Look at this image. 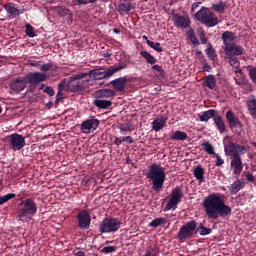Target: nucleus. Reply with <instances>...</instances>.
Masks as SVG:
<instances>
[{
	"instance_id": "obj_25",
	"label": "nucleus",
	"mask_w": 256,
	"mask_h": 256,
	"mask_svg": "<svg viewBox=\"0 0 256 256\" xmlns=\"http://www.w3.org/2000/svg\"><path fill=\"white\" fill-rule=\"evenodd\" d=\"M166 123H167V117L165 116H161L160 119L154 120L152 122L153 131H156V133H159V131H161V129L165 127Z\"/></svg>"
},
{
	"instance_id": "obj_26",
	"label": "nucleus",
	"mask_w": 256,
	"mask_h": 256,
	"mask_svg": "<svg viewBox=\"0 0 256 256\" xmlns=\"http://www.w3.org/2000/svg\"><path fill=\"white\" fill-rule=\"evenodd\" d=\"M217 113L218 112L215 109L204 111L201 114H199V120L202 122H207L209 121V119H215V117L217 116Z\"/></svg>"
},
{
	"instance_id": "obj_40",
	"label": "nucleus",
	"mask_w": 256,
	"mask_h": 256,
	"mask_svg": "<svg viewBox=\"0 0 256 256\" xmlns=\"http://www.w3.org/2000/svg\"><path fill=\"white\" fill-rule=\"evenodd\" d=\"M165 223H167V220L165 218L160 217V218H156V219L152 220L149 225H150V227L157 228L161 225H165Z\"/></svg>"
},
{
	"instance_id": "obj_5",
	"label": "nucleus",
	"mask_w": 256,
	"mask_h": 256,
	"mask_svg": "<svg viewBox=\"0 0 256 256\" xmlns=\"http://www.w3.org/2000/svg\"><path fill=\"white\" fill-rule=\"evenodd\" d=\"M195 18L203 25H206V27H215L216 25H219V18H217V16H215V13H213L211 10H209V8L206 7L200 9L195 14Z\"/></svg>"
},
{
	"instance_id": "obj_31",
	"label": "nucleus",
	"mask_w": 256,
	"mask_h": 256,
	"mask_svg": "<svg viewBox=\"0 0 256 256\" xmlns=\"http://www.w3.org/2000/svg\"><path fill=\"white\" fill-rule=\"evenodd\" d=\"M94 105L98 109H109L113 105V102L111 100L96 99L94 100Z\"/></svg>"
},
{
	"instance_id": "obj_20",
	"label": "nucleus",
	"mask_w": 256,
	"mask_h": 256,
	"mask_svg": "<svg viewBox=\"0 0 256 256\" xmlns=\"http://www.w3.org/2000/svg\"><path fill=\"white\" fill-rule=\"evenodd\" d=\"M226 55V59H228V63L230 66L233 67V69H239V67H241V62L239 61V56L243 55V54H235V51L233 52H229V54H225Z\"/></svg>"
},
{
	"instance_id": "obj_9",
	"label": "nucleus",
	"mask_w": 256,
	"mask_h": 256,
	"mask_svg": "<svg viewBox=\"0 0 256 256\" xmlns=\"http://www.w3.org/2000/svg\"><path fill=\"white\" fill-rule=\"evenodd\" d=\"M183 199V190L180 187H176L171 192V198L167 205L164 207L163 211H171V209H177V206L181 203Z\"/></svg>"
},
{
	"instance_id": "obj_21",
	"label": "nucleus",
	"mask_w": 256,
	"mask_h": 256,
	"mask_svg": "<svg viewBox=\"0 0 256 256\" xmlns=\"http://www.w3.org/2000/svg\"><path fill=\"white\" fill-rule=\"evenodd\" d=\"M87 77H90V79H95L96 81L105 79V68L90 70L89 73H87Z\"/></svg>"
},
{
	"instance_id": "obj_30",
	"label": "nucleus",
	"mask_w": 256,
	"mask_h": 256,
	"mask_svg": "<svg viewBox=\"0 0 256 256\" xmlns=\"http://www.w3.org/2000/svg\"><path fill=\"white\" fill-rule=\"evenodd\" d=\"M193 173L199 183H205V169L202 166H196Z\"/></svg>"
},
{
	"instance_id": "obj_11",
	"label": "nucleus",
	"mask_w": 256,
	"mask_h": 256,
	"mask_svg": "<svg viewBox=\"0 0 256 256\" xmlns=\"http://www.w3.org/2000/svg\"><path fill=\"white\" fill-rule=\"evenodd\" d=\"M27 83L26 77L19 76L10 80L9 88L13 93H21V91H25L27 88Z\"/></svg>"
},
{
	"instance_id": "obj_19",
	"label": "nucleus",
	"mask_w": 256,
	"mask_h": 256,
	"mask_svg": "<svg viewBox=\"0 0 256 256\" xmlns=\"http://www.w3.org/2000/svg\"><path fill=\"white\" fill-rule=\"evenodd\" d=\"M173 21L177 27H182V29H187L189 25L191 24V20L189 18H186L184 16H181V14H173Z\"/></svg>"
},
{
	"instance_id": "obj_8",
	"label": "nucleus",
	"mask_w": 256,
	"mask_h": 256,
	"mask_svg": "<svg viewBox=\"0 0 256 256\" xmlns=\"http://www.w3.org/2000/svg\"><path fill=\"white\" fill-rule=\"evenodd\" d=\"M197 230V222L195 220L189 221L183 226H181L177 239L179 241H186V239H191L193 235H195V231Z\"/></svg>"
},
{
	"instance_id": "obj_48",
	"label": "nucleus",
	"mask_w": 256,
	"mask_h": 256,
	"mask_svg": "<svg viewBox=\"0 0 256 256\" xmlns=\"http://www.w3.org/2000/svg\"><path fill=\"white\" fill-rule=\"evenodd\" d=\"M236 153L239 155H245L247 153V147L236 143Z\"/></svg>"
},
{
	"instance_id": "obj_61",
	"label": "nucleus",
	"mask_w": 256,
	"mask_h": 256,
	"mask_svg": "<svg viewBox=\"0 0 256 256\" xmlns=\"http://www.w3.org/2000/svg\"><path fill=\"white\" fill-rule=\"evenodd\" d=\"M113 143H114V145H116L117 147H120V146L122 145V143H123V140H122V138L115 137Z\"/></svg>"
},
{
	"instance_id": "obj_46",
	"label": "nucleus",
	"mask_w": 256,
	"mask_h": 256,
	"mask_svg": "<svg viewBox=\"0 0 256 256\" xmlns=\"http://www.w3.org/2000/svg\"><path fill=\"white\" fill-rule=\"evenodd\" d=\"M25 33L27 35V37H35V28H33V26L31 24H26V30Z\"/></svg>"
},
{
	"instance_id": "obj_18",
	"label": "nucleus",
	"mask_w": 256,
	"mask_h": 256,
	"mask_svg": "<svg viewBox=\"0 0 256 256\" xmlns=\"http://www.w3.org/2000/svg\"><path fill=\"white\" fill-rule=\"evenodd\" d=\"M110 85H112L113 89L115 91H118L119 93H123L125 91V85H127V77H119L110 82Z\"/></svg>"
},
{
	"instance_id": "obj_58",
	"label": "nucleus",
	"mask_w": 256,
	"mask_h": 256,
	"mask_svg": "<svg viewBox=\"0 0 256 256\" xmlns=\"http://www.w3.org/2000/svg\"><path fill=\"white\" fill-rule=\"evenodd\" d=\"M246 180H248L249 183H255V176L251 173L245 174Z\"/></svg>"
},
{
	"instance_id": "obj_17",
	"label": "nucleus",
	"mask_w": 256,
	"mask_h": 256,
	"mask_svg": "<svg viewBox=\"0 0 256 256\" xmlns=\"http://www.w3.org/2000/svg\"><path fill=\"white\" fill-rule=\"evenodd\" d=\"M226 119L228 121L230 129H243V124L240 122L239 118L235 116L233 111L228 110L226 112Z\"/></svg>"
},
{
	"instance_id": "obj_1",
	"label": "nucleus",
	"mask_w": 256,
	"mask_h": 256,
	"mask_svg": "<svg viewBox=\"0 0 256 256\" xmlns=\"http://www.w3.org/2000/svg\"><path fill=\"white\" fill-rule=\"evenodd\" d=\"M203 207L208 219H217L218 217L227 219V217H231L232 209L216 193H212L204 199Z\"/></svg>"
},
{
	"instance_id": "obj_7",
	"label": "nucleus",
	"mask_w": 256,
	"mask_h": 256,
	"mask_svg": "<svg viewBox=\"0 0 256 256\" xmlns=\"http://www.w3.org/2000/svg\"><path fill=\"white\" fill-rule=\"evenodd\" d=\"M87 73H80L78 75L68 78V91L71 93H79V91H85V84L83 80L87 77Z\"/></svg>"
},
{
	"instance_id": "obj_27",
	"label": "nucleus",
	"mask_w": 256,
	"mask_h": 256,
	"mask_svg": "<svg viewBox=\"0 0 256 256\" xmlns=\"http://www.w3.org/2000/svg\"><path fill=\"white\" fill-rule=\"evenodd\" d=\"M4 9L10 19H15V17H19V9L15 8V4H5Z\"/></svg>"
},
{
	"instance_id": "obj_29",
	"label": "nucleus",
	"mask_w": 256,
	"mask_h": 256,
	"mask_svg": "<svg viewBox=\"0 0 256 256\" xmlns=\"http://www.w3.org/2000/svg\"><path fill=\"white\" fill-rule=\"evenodd\" d=\"M247 109L250 115L256 119V98L255 96H251V98L246 103Z\"/></svg>"
},
{
	"instance_id": "obj_62",
	"label": "nucleus",
	"mask_w": 256,
	"mask_h": 256,
	"mask_svg": "<svg viewBox=\"0 0 256 256\" xmlns=\"http://www.w3.org/2000/svg\"><path fill=\"white\" fill-rule=\"evenodd\" d=\"M203 70H204V71H207V73H211V65L205 64V65L203 66Z\"/></svg>"
},
{
	"instance_id": "obj_23",
	"label": "nucleus",
	"mask_w": 256,
	"mask_h": 256,
	"mask_svg": "<svg viewBox=\"0 0 256 256\" xmlns=\"http://www.w3.org/2000/svg\"><path fill=\"white\" fill-rule=\"evenodd\" d=\"M95 97L97 99H109L110 97H115V90L111 89H101L95 92Z\"/></svg>"
},
{
	"instance_id": "obj_13",
	"label": "nucleus",
	"mask_w": 256,
	"mask_h": 256,
	"mask_svg": "<svg viewBox=\"0 0 256 256\" xmlns=\"http://www.w3.org/2000/svg\"><path fill=\"white\" fill-rule=\"evenodd\" d=\"M128 62L127 60L121 61L119 60V64H115L104 69V77L105 79H111L115 73H119V71H123V69H127Z\"/></svg>"
},
{
	"instance_id": "obj_51",
	"label": "nucleus",
	"mask_w": 256,
	"mask_h": 256,
	"mask_svg": "<svg viewBox=\"0 0 256 256\" xmlns=\"http://www.w3.org/2000/svg\"><path fill=\"white\" fill-rule=\"evenodd\" d=\"M51 69H53V63L51 62L43 64L40 67V71H43L44 73H47V71H51Z\"/></svg>"
},
{
	"instance_id": "obj_12",
	"label": "nucleus",
	"mask_w": 256,
	"mask_h": 256,
	"mask_svg": "<svg viewBox=\"0 0 256 256\" xmlns=\"http://www.w3.org/2000/svg\"><path fill=\"white\" fill-rule=\"evenodd\" d=\"M97 127H99V119L91 116L89 119H86L82 122L80 129L82 133L89 135L90 133L96 131Z\"/></svg>"
},
{
	"instance_id": "obj_42",
	"label": "nucleus",
	"mask_w": 256,
	"mask_h": 256,
	"mask_svg": "<svg viewBox=\"0 0 256 256\" xmlns=\"http://www.w3.org/2000/svg\"><path fill=\"white\" fill-rule=\"evenodd\" d=\"M58 91H69V78L60 81Z\"/></svg>"
},
{
	"instance_id": "obj_32",
	"label": "nucleus",
	"mask_w": 256,
	"mask_h": 256,
	"mask_svg": "<svg viewBox=\"0 0 256 256\" xmlns=\"http://www.w3.org/2000/svg\"><path fill=\"white\" fill-rule=\"evenodd\" d=\"M140 56L145 59L146 63L149 65H155V63H157V58L147 51H141Z\"/></svg>"
},
{
	"instance_id": "obj_50",
	"label": "nucleus",
	"mask_w": 256,
	"mask_h": 256,
	"mask_svg": "<svg viewBox=\"0 0 256 256\" xmlns=\"http://www.w3.org/2000/svg\"><path fill=\"white\" fill-rule=\"evenodd\" d=\"M248 73H249V77H250L251 81L253 83H255V85H256V68L255 67L250 68L248 70Z\"/></svg>"
},
{
	"instance_id": "obj_24",
	"label": "nucleus",
	"mask_w": 256,
	"mask_h": 256,
	"mask_svg": "<svg viewBox=\"0 0 256 256\" xmlns=\"http://www.w3.org/2000/svg\"><path fill=\"white\" fill-rule=\"evenodd\" d=\"M204 87H208V89H211V91L215 90V87H217V79L213 74H209L205 77L203 84Z\"/></svg>"
},
{
	"instance_id": "obj_15",
	"label": "nucleus",
	"mask_w": 256,
	"mask_h": 256,
	"mask_svg": "<svg viewBox=\"0 0 256 256\" xmlns=\"http://www.w3.org/2000/svg\"><path fill=\"white\" fill-rule=\"evenodd\" d=\"M26 81L30 85H39V83H43L47 79V75L42 72H32L27 74Z\"/></svg>"
},
{
	"instance_id": "obj_54",
	"label": "nucleus",
	"mask_w": 256,
	"mask_h": 256,
	"mask_svg": "<svg viewBox=\"0 0 256 256\" xmlns=\"http://www.w3.org/2000/svg\"><path fill=\"white\" fill-rule=\"evenodd\" d=\"M44 93H47L49 97H53V95H55V90H53L51 86H46L44 89Z\"/></svg>"
},
{
	"instance_id": "obj_14",
	"label": "nucleus",
	"mask_w": 256,
	"mask_h": 256,
	"mask_svg": "<svg viewBox=\"0 0 256 256\" xmlns=\"http://www.w3.org/2000/svg\"><path fill=\"white\" fill-rule=\"evenodd\" d=\"M10 145L13 151H21L25 147V137L21 134H12L10 136Z\"/></svg>"
},
{
	"instance_id": "obj_55",
	"label": "nucleus",
	"mask_w": 256,
	"mask_h": 256,
	"mask_svg": "<svg viewBox=\"0 0 256 256\" xmlns=\"http://www.w3.org/2000/svg\"><path fill=\"white\" fill-rule=\"evenodd\" d=\"M199 39H200L202 45H207V36L205 35L204 31L199 33Z\"/></svg>"
},
{
	"instance_id": "obj_4",
	"label": "nucleus",
	"mask_w": 256,
	"mask_h": 256,
	"mask_svg": "<svg viewBox=\"0 0 256 256\" xmlns=\"http://www.w3.org/2000/svg\"><path fill=\"white\" fill-rule=\"evenodd\" d=\"M16 213L20 219H31V217H35L37 215V202H35L34 198L22 200L17 205Z\"/></svg>"
},
{
	"instance_id": "obj_38",
	"label": "nucleus",
	"mask_w": 256,
	"mask_h": 256,
	"mask_svg": "<svg viewBox=\"0 0 256 256\" xmlns=\"http://www.w3.org/2000/svg\"><path fill=\"white\" fill-rule=\"evenodd\" d=\"M147 45L148 47H151V49H154V51H157V53H163V47H161V43H155L151 40H147Z\"/></svg>"
},
{
	"instance_id": "obj_47",
	"label": "nucleus",
	"mask_w": 256,
	"mask_h": 256,
	"mask_svg": "<svg viewBox=\"0 0 256 256\" xmlns=\"http://www.w3.org/2000/svg\"><path fill=\"white\" fill-rule=\"evenodd\" d=\"M116 251L117 246H106L100 251V253H105L107 255L109 253H115Z\"/></svg>"
},
{
	"instance_id": "obj_3",
	"label": "nucleus",
	"mask_w": 256,
	"mask_h": 256,
	"mask_svg": "<svg viewBox=\"0 0 256 256\" xmlns=\"http://www.w3.org/2000/svg\"><path fill=\"white\" fill-rule=\"evenodd\" d=\"M221 39L223 41L222 49L225 55H229V53H233V51L235 55H243V46L235 44V33L225 31L222 33Z\"/></svg>"
},
{
	"instance_id": "obj_53",
	"label": "nucleus",
	"mask_w": 256,
	"mask_h": 256,
	"mask_svg": "<svg viewBox=\"0 0 256 256\" xmlns=\"http://www.w3.org/2000/svg\"><path fill=\"white\" fill-rule=\"evenodd\" d=\"M41 63V61L27 60V65H30V67H41Z\"/></svg>"
},
{
	"instance_id": "obj_37",
	"label": "nucleus",
	"mask_w": 256,
	"mask_h": 256,
	"mask_svg": "<svg viewBox=\"0 0 256 256\" xmlns=\"http://www.w3.org/2000/svg\"><path fill=\"white\" fill-rule=\"evenodd\" d=\"M187 35H188L189 41H191V43L194 44L195 47L201 45V43L197 39V36H195V31L193 29L188 31Z\"/></svg>"
},
{
	"instance_id": "obj_56",
	"label": "nucleus",
	"mask_w": 256,
	"mask_h": 256,
	"mask_svg": "<svg viewBox=\"0 0 256 256\" xmlns=\"http://www.w3.org/2000/svg\"><path fill=\"white\" fill-rule=\"evenodd\" d=\"M225 164V160H223L221 158V156H219V154H216V167H221V165H224Z\"/></svg>"
},
{
	"instance_id": "obj_36",
	"label": "nucleus",
	"mask_w": 256,
	"mask_h": 256,
	"mask_svg": "<svg viewBox=\"0 0 256 256\" xmlns=\"http://www.w3.org/2000/svg\"><path fill=\"white\" fill-rule=\"evenodd\" d=\"M236 146H237V143H234V142H229L226 146H225V153L226 155H235L236 152Z\"/></svg>"
},
{
	"instance_id": "obj_43",
	"label": "nucleus",
	"mask_w": 256,
	"mask_h": 256,
	"mask_svg": "<svg viewBox=\"0 0 256 256\" xmlns=\"http://www.w3.org/2000/svg\"><path fill=\"white\" fill-rule=\"evenodd\" d=\"M118 128L120 129V131H124V132H131L135 129L133 127V124H131V122L120 124Z\"/></svg>"
},
{
	"instance_id": "obj_41",
	"label": "nucleus",
	"mask_w": 256,
	"mask_h": 256,
	"mask_svg": "<svg viewBox=\"0 0 256 256\" xmlns=\"http://www.w3.org/2000/svg\"><path fill=\"white\" fill-rule=\"evenodd\" d=\"M15 197H17V194L15 193H8L4 196H0V205H4V203L11 201V199H15Z\"/></svg>"
},
{
	"instance_id": "obj_57",
	"label": "nucleus",
	"mask_w": 256,
	"mask_h": 256,
	"mask_svg": "<svg viewBox=\"0 0 256 256\" xmlns=\"http://www.w3.org/2000/svg\"><path fill=\"white\" fill-rule=\"evenodd\" d=\"M121 139H122V143L127 142L130 145L135 143V140H133V138L131 136H123V137H121Z\"/></svg>"
},
{
	"instance_id": "obj_63",
	"label": "nucleus",
	"mask_w": 256,
	"mask_h": 256,
	"mask_svg": "<svg viewBox=\"0 0 256 256\" xmlns=\"http://www.w3.org/2000/svg\"><path fill=\"white\" fill-rule=\"evenodd\" d=\"M112 55V53L106 52L103 54V57H105V59H109V57H111Z\"/></svg>"
},
{
	"instance_id": "obj_35",
	"label": "nucleus",
	"mask_w": 256,
	"mask_h": 256,
	"mask_svg": "<svg viewBox=\"0 0 256 256\" xmlns=\"http://www.w3.org/2000/svg\"><path fill=\"white\" fill-rule=\"evenodd\" d=\"M57 13L60 17H67L68 19H73V14L66 7H58Z\"/></svg>"
},
{
	"instance_id": "obj_52",
	"label": "nucleus",
	"mask_w": 256,
	"mask_h": 256,
	"mask_svg": "<svg viewBox=\"0 0 256 256\" xmlns=\"http://www.w3.org/2000/svg\"><path fill=\"white\" fill-rule=\"evenodd\" d=\"M62 99H65V93H63L62 90H58L57 94H56V101L55 103H59V101H62Z\"/></svg>"
},
{
	"instance_id": "obj_6",
	"label": "nucleus",
	"mask_w": 256,
	"mask_h": 256,
	"mask_svg": "<svg viewBox=\"0 0 256 256\" xmlns=\"http://www.w3.org/2000/svg\"><path fill=\"white\" fill-rule=\"evenodd\" d=\"M121 229V220L119 218H104L99 226V231L103 233H117Z\"/></svg>"
},
{
	"instance_id": "obj_10",
	"label": "nucleus",
	"mask_w": 256,
	"mask_h": 256,
	"mask_svg": "<svg viewBox=\"0 0 256 256\" xmlns=\"http://www.w3.org/2000/svg\"><path fill=\"white\" fill-rule=\"evenodd\" d=\"M78 227L82 231H87L91 227V214L87 210H80L76 216Z\"/></svg>"
},
{
	"instance_id": "obj_60",
	"label": "nucleus",
	"mask_w": 256,
	"mask_h": 256,
	"mask_svg": "<svg viewBox=\"0 0 256 256\" xmlns=\"http://www.w3.org/2000/svg\"><path fill=\"white\" fill-rule=\"evenodd\" d=\"M152 69L154 71H157V73H160V74L164 73L163 68L160 65L155 64L152 66Z\"/></svg>"
},
{
	"instance_id": "obj_22",
	"label": "nucleus",
	"mask_w": 256,
	"mask_h": 256,
	"mask_svg": "<svg viewBox=\"0 0 256 256\" xmlns=\"http://www.w3.org/2000/svg\"><path fill=\"white\" fill-rule=\"evenodd\" d=\"M243 187H245V184H243L240 179H237L228 187V191L230 195H237V193H239Z\"/></svg>"
},
{
	"instance_id": "obj_34",
	"label": "nucleus",
	"mask_w": 256,
	"mask_h": 256,
	"mask_svg": "<svg viewBox=\"0 0 256 256\" xmlns=\"http://www.w3.org/2000/svg\"><path fill=\"white\" fill-rule=\"evenodd\" d=\"M196 233H199V235L205 237L206 235H211V233H213V229L207 228L203 225V223H200L199 227L196 228Z\"/></svg>"
},
{
	"instance_id": "obj_28",
	"label": "nucleus",
	"mask_w": 256,
	"mask_h": 256,
	"mask_svg": "<svg viewBox=\"0 0 256 256\" xmlns=\"http://www.w3.org/2000/svg\"><path fill=\"white\" fill-rule=\"evenodd\" d=\"M213 121L218 131H220V133H225V131H227V127L225 126V121L223 120V117L219 115V112L216 114Z\"/></svg>"
},
{
	"instance_id": "obj_39",
	"label": "nucleus",
	"mask_w": 256,
	"mask_h": 256,
	"mask_svg": "<svg viewBox=\"0 0 256 256\" xmlns=\"http://www.w3.org/2000/svg\"><path fill=\"white\" fill-rule=\"evenodd\" d=\"M225 7H226V4L223 1H220L218 4H212L213 11L220 14L225 13Z\"/></svg>"
},
{
	"instance_id": "obj_33",
	"label": "nucleus",
	"mask_w": 256,
	"mask_h": 256,
	"mask_svg": "<svg viewBox=\"0 0 256 256\" xmlns=\"http://www.w3.org/2000/svg\"><path fill=\"white\" fill-rule=\"evenodd\" d=\"M172 141H187V133L177 130L171 136Z\"/></svg>"
},
{
	"instance_id": "obj_49",
	"label": "nucleus",
	"mask_w": 256,
	"mask_h": 256,
	"mask_svg": "<svg viewBox=\"0 0 256 256\" xmlns=\"http://www.w3.org/2000/svg\"><path fill=\"white\" fill-rule=\"evenodd\" d=\"M206 55L209 59H214L215 57V49L209 44V47L206 49Z\"/></svg>"
},
{
	"instance_id": "obj_59",
	"label": "nucleus",
	"mask_w": 256,
	"mask_h": 256,
	"mask_svg": "<svg viewBox=\"0 0 256 256\" xmlns=\"http://www.w3.org/2000/svg\"><path fill=\"white\" fill-rule=\"evenodd\" d=\"M16 197H18V201H25V199H27V194L25 192H20L16 195Z\"/></svg>"
},
{
	"instance_id": "obj_64",
	"label": "nucleus",
	"mask_w": 256,
	"mask_h": 256,
	"mask_svg": "<svg viewBox=\"0 0 256 256\" xmlns=\"http://www.w3.org/2000/svg\"><path fill=\"white\" fill-rule=\"evenodd\" d=\"M76 256H85V252L83 251H78L75 253Z\"/></svg>"
},
{
	"instance_id": "obj_2",
	"label": "nucleus",
	"mask_w": 256,
	"mask_h": 256,
	"mask_svg": "<svg viewBox=\"0 0 256 256\" xmlns=\"http://www.w3.org/2000/svg\"><path fill=\"white\" fill-rule=\"evenodd\" d=\"M147 178L152 181V189L156 193H159L165 185V168L161 167L159 164H152L149 166V171L147 173Z\"/></svg>"
},
{
	"instance_id": "obj_16",
	"label": "nucleus",
	"mask_w": 256,
	"mask_h": 256,
	"mask_svg": "<svg viewBox=\"0 0 256 256\" xmlns=\"http://www.w3.org/2000/svg\"><path fill=\"white\" fill-rule=\"evenodd\" d=\"M230 165L234 171V175H241L243 171V160H241V155L234 153Z\"/></svg>"
},
{
	"instance_id": "obj_45",
	"label": "nucleus",
	"mask_w": 256,
	"mask_h": 256,
	"mask_svg": "<svg viewBox=\"0 0 256 256\" xmlns=\"http://www.w3.org/2000/svg\"><path fill=\"white\" fill-rule=\"evenodd\" d=\"M204 147V151H206V153H208V155H215V148L213 147V145L209 142H204L203 144Z\"/></svg>"
},
{
	"instance_id": "obj_44",
	"label": "nucleus",
	"mask_w": 256,
	"mask_h": 256,
	"mask_svg": "<svg viewBox=\"0 0 256 256\" xmlns=\"http://www.w3.org/2000/svg\"><path fill=\"white\" fill-rule=\"evenodd\" d=\"M135 9L133 7V5L129 4V3H121L119 5V11H121L122 13H129V11Z\"/></svg>"
}]
</instances>
